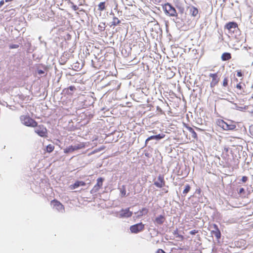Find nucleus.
<instances>
[{
	"mask_svg": "<svg viewBox=\"0 0 253 253\" xmlns=\"http://www.w3.org/2000/svg\"><path fill=\"white\" fill-rule=\"evenodd\" d=\"M224 29H226L230 36L236 38V34L240 32L238 24L235 22H229L226 24Z\"/></svg>",
	"mask_w": 253,
	"mask_h": 253,
	"instance_id": "1",
	"label": "nucleus"
},
{
	"mask_svg": "<svg viewBox=\"0 0 253 253\" xmlns=\"http://www.w3.org/2000/svg\"><path fill=\"white\" fill-rule=\"evenodd\" d=\"M132 214V212L130 211L128 208L123 209L121 211L120 216L122 217H129Z\"/></svg>",
	"mask_w": 253,
	"mask_h": 253,
	"instance_id": "14",
	"label": "nucleus"
},
{
	"mask_svg": "<svg viewBox=\"0 0 253 253\" xmlns=\"http://www.w3.org/2000/svg\"><path fill=\"white\" fill-rule=\"evenodd\" d=\"M237 76L238 77H243V75L241 72V70H237Z\"/></svg>",
	"mask_w": 253,
	"mask_h": 253,
	"instance_id": "32",
	"label": "nucleus"
},
{
	"mask_svg": "<svg viewBox=\"0 0 253 253\" xmlns=\"http://www.w3.org/2000/svg\"><path fill=\"white\" fill-rule=\"evenodd\" d=\"M165 136V134L163 133L159 134L156 135H152L149 137L145 141V143H147L148 141L152 139L160 140L164 138Z\"/></svg>",
	"mask_w": 253,
	"mask_h": 253,
	"instance_id": "15",
	"label": "nucleus"
},
{
	"mask_svg": "<svg viewBox=\"0 0 253 253\" xmlns=\"http://www.w3.org/2000/svg\"><path fill=\"white\" fill-rule=\"evenodd\" d=\"M85 184H86L84 181H77L74 183V184L71 185L69 187L71 190H73L79 187V186H85Z\"/></svg>",
	"mask_w": 253,
	"mask_h": 253,
	"instance_id": "16",
	"label": "nucleus"
},
{
	"mask_svg": "<svg viewBox=\"0 0 253 253\" xmlns=\"http://www.w3.org/2000/svg\"><path fill=\"white\" fill-rule=\"evenodd\" d=\"M213 227L214 230L211 231V233L214 235L217 239H219L221 238V233L217 225L215 224H213Z\"/></svg>",
	"mask_w": 253,
	"mask_h": 253,
	"instance_id": "13",
	"label": "nucleus"
},
{
	"mask_svg": "<svg viewBox=\"0 0 253 253\" xmlns=\"http://www.w3.org/2000/svg\"><path fill=\"white\" fill-rule=\"evenodd\" d=\"M20 120L22 124L28 126L36 127L38 126L37 122L28 116H21Z\"/></svg>",
	"mask_w": 253,
	"mask_h": 253,
	"instance_id": "2",
	"label": "nucleus"
},
{
	"mask_svg": "<svg viewBox=\"0 0 253 253\" xmlns=\"http://www.w3.org/2000/svg\"><path fill=\"white\" fill-rule=\"evenodd\" d=\"M144 229V224L142 222L133 225L130 227V230L132 233H137L143 231Z\"/></svg>",
	"mask_w": 253,
	"mask_h": 253,
	"instance_id": "7",
	"label": "nucleus"
},
{
	"mask_svg": "<svg viewBox=\"0 0 253 253\" xmlns=\"http://www.w3.org/2000/svg\"><path fill=\"white\" fill-rule=\"evenodd\" d=\"M231 54L229 52H224L221 56V59L223 61L229 60L231 59Z\"/></svg>",
	"mask_w": 253,
	"mask_h": 253,
	"instance_id": "18",
	"label": "nucleus"
},
{
	"mask_svg": "<svg viewBox=\"0 0 253 253\" xmlns=\"http://www.w3.org/2000/svg\"><path fill=\"white\" fill-rule=\"evenodd\" d=\"M35 131L41 137L46 136L47 129L42 125L38 126L37 128L35 130Z\"/></svg>",
	"mask_w": 253,
	"mask_h": 253,
	"instance_id": "8",
	"label": "nucleus"
},
{
	"mask_svg": "<svg viewBox=\"0 0 253 253\" xmlns=\"http://www.w3.org/2000/svg\"><path fill=\"white\" fill-rule=\"evenodd\" d=\"M189 14L191 16L196 17H200L199 11L198 9L194 6H190L188 7Z\"/></svg>",
	"mask_w": 253,
	"mask_h": 253,
	"instance_id": "10",
	"label": "nucleus"
},
{
	"mask_svg": "<svg viewBox=\"0 0 253 253\" xmlns=\"http://www.w3.org/2000/svg\"><path fill=\"white\" fill-rule=\"evenodd\" d=\"M166 218L164 215H160L156 217L154 220V223L155 225H162L165 221Z\"/></svg>",
	"mask_w": 253,
	"mask_h": 253,
	"instance_id": "12",
	"label": "nucleus"
},
{
	"mask_svg": "<svg viewBox=\"0 0 253 253\" xmlns=\"http://www.w3.org/2000/svg\"><path fill=\"white\" fill-rule=\"evenodd\" d=\"M158 181L154 182V185L158 188H162L165 185V181L163 176L160 175L158 177Z\"/></svg>",
	"mask_w": 253,
	"mask_h": 253,
	"instance_id": "11",
	"label": "nucleus"
},
{
	"mask_svg": "<svg viewBox=\"0 0 253 253\" xmlns=\"http://www.w3.org/2000/svg\"><path fill=\"white\" fill-rule=\"evenodd\" d=\"M236 88L238 89H239V90H240L241 91H243V86L242 85L241 83H239V84H237Z\"/></svg>",
	"mask_w": 253,
	"mask_h": 253,
	"instance_id": "30",
	"label": "nucleus"
},
{
	"mask_svg": "<svg viewBox=\"0 0 253 253\" xmlns=\"http://www.w3.org/2000/svg\"><path fill=\"white\" fill-rule=\"evenodd\" d=\"M228 84V77H225L223 79L222 82V86L224 87H227Z\"/></svg>",
	"mask_w": 253,
	"mask_h": 253,
	"instance_id": "28",
	"label": "nucleus"
},
{
	"mask_svg": "<svg viewBox=\"0 0 253 253\" xmlns=\"http://www.w3.org/2000/svg\"><path fill=\"white\" fill-rule=\"evenodd\" d=\"M120 192L121 194V196L122 197H125L126 196V186L125 185H123L120 189Z\"/></svg>",
	"mask_w": 253,
	"mask_h": 253,
	"instance_id": "25",
	"label": "nucleus"
},
{
	"mask_svg": "<svg viewBox=\"0 0 253 253\" xmlns=\"http://www.w3.org/2000/svg\"><path fill=\"white\" fill-rule=\"evenodd\" d=\"M187 129L191 133L192 137L195 139H198V136L197 133L194 131L193 128L188 126H185Z\"/></svg>",
	"mask_w": 253,
	"mask_h": 253,
	"instance_id": "19",
	"label": "nucleus"
},
{
	"mask_svg": "<svg viewBox=\"0 0 253 253\" xmlns=\"http://www.w3.org/2000/svg\"><path fill=\"white\" fill-rule=\"evenodd\" d=\"M198 232V231L197 230H193L190 232V234L191 235H195V234L197 233Z\"/></svg>",
	"mask_w": 253,
	"mask_h": 253,
	"instance_id": "35",
	"label": "nucleus"
},
{
	"mask_svg": "<svg viewBox=\"0 0 253 253\" xmlns=\"http://www.w3.org/2000/svg\"><path fill=\"white\" fill-rule=\"evenodd\" d=\"M106 9V3L105 1L100 2L98 5V10L102 11Z\"/></svg>",
	"mask_w": 253,
	"mask_h": 253,
	"instance_id": "22",
	"label": "nucleus"
},
{
	"mask_svg": "<svg viewBox=\"0 0 253 253\" xmlns=\"http://www.w3.org/2000/svg\"><path fill=\"white\" fill-rule=\"evenodd\" d=\"M121 21L117 17H114L110 27H112V26H116L119 25Z\"/></svg>",
	"mask_w": 253,
	"mask_h": 253,
	"instance_id": "23",
	"label": "nucleus"
},
{
	"mask_svg": "<svg viewBox=\"0 0 253 253\" xmlns=\"http://www.w3.org/2000/svg\"><path fill=\"white\" fill-rule=\"evenodd\" d=\"M19 45L17 44H12L9 45L10 49L17 48L19 47Z\"/></svg>",
	"mask_w": 253,
	"mask_h": 253,
	"instance_id": "29",
	"label": "nucleus"
},
{
	"mask_svg": "<svg viewBox=\"0 0 253 253\" xmlns=\"http://www.w3.org/2000/svg\"><path fill=\"white\" fill-rule=\"evenodd\" d=\"M4 3V1L3 0H1L0 1V7H1Z\"/></svg>",
	"mask_w": 253,
	"mask_h": 253,
	"instance_id": "39",
	"label": "nucleus"
},
{
	"mask_svg": "<svg viewBox=\"0 0 253 253\" xmlns=\"http://www.w3.org/2000/svg\"><path fill=\"white\" fill-rule=\"evenodd\" d=\"M156 253H166L162 249H158Z\"/></svg>",
	"mask_w": 253,
	"mask_h": 253,
	"instance_id": "37",
	"label": "nucleus"
},
{
	"mask_svg": "<svg viewBox=\"0 0 253 253\" xmlns=\"http://www.w3.org/2000/svg\"><path fill=\"white\" fill-rule=\"evenodd\" d=\"M104 180V178L102 177H99L97 179L96 184L93 186V187L90 190L91 194H94L97 192L102 187L103 182Z\"/></svg>",
	"mask_w": 253,
	"mask_h": 253,
	"instance_id": "6",
	"label": "nucleus"
},
{
	"mask_svg": "<svg viewBox=\"0 0 253 253\" xmlns=\"http://www.w3.org/2000/svg\"><path fill=\"white\" fill-rule=\"evenodd\" d=\"M249 131L250 134L253 136V126H251L249 127Z\"/></svg>",
	"mask_w": 253,
	"mask_h": 253,
	"instance_id": "34",
	"label": "nucleus"
},
{
	"mask_svg": "<svg viewBox=\"0 0 253 253\" xmlns=\"http://www.w3.org/2000/svg\"><path fill=\"white\" fill-rule=\"evenodd\" d=\"M209 77L211 78L210 86L211 88H213L218 84L220 78L217 73H211L209 74Z\"/></svg>",
	"mask_w": 253,
	"mask_h": 253,
	"instance_id": "5",
	"label": "nucleus"
},
{
	"mask_svg": "<svg viewBox=\"0 0 253 253\" xmlns=\"http://www.w3.org/2000/svg\"><path fill=\"white\" fill-rule=\"evenodd\" d=\"M248 180V177L247 176H243L242 177L241 181L243 183L246 182Z\"/></svg>",
	"mask_w": 253,
	"mask_h": 253,
	"instance_id": "31",
	"label": "nucleus"
},
{
	"mask_svg": "<svg viewBox=\"0 0 253 253\" xmlns=\"http://www.w3.org/2000/svg\"><path fill=\"white\" fill-rule=\"evenodd\" d=\"M191 187L189 185H187L183 191V194L186 195L190 190Z\"/></svg>",
	"mask_w": 253,
	"mask_h": 253,
	"instance_id": "27",
	"label": "nucleus"
},
{
	"mask_svg": "<svg viewBox=\"0 0 253 253\" xmlns=\"http://www.w3.org/2000/svg\"><path fill=\"white\" fill-rule=\"evenodd\" d=\"M72 8L74 10H77L78 9V7L76 5H73Z\"/></svg>",
	"mask_w": 253,
	"mask_h": 253,
	"instance_id": "38",
	"label": "nucleus"
},
{
	"mask_svg": "<svg viewBox=\"0 0 253 253\" xmlns=\"http://www.w3.org/2000/svg\"><path fill=\"white\" fill-rule=\"evenodd\" d=\"M225 149H226V151H228V149L227 148H226Z\"/></svg>",
	"mask_w": 253,
	"mask_h": 253,
	"instance_id": "43",
	"label": "nucleus"
},
{
	"mask_svg": "<svg viewBox=\"0 0 253 253\" xmlns=\"http://www.w3.org/2000/svg\"><path fill=\"white\" fill-rule=\"evenodd\" d=\"M54 146L52 144H48L46 146V151L48 153H50L53 151Z\"/></svg>",
	"mask_w": 253,
	"mask_h": 253,
	"instance_id": "26",
	"label": "nucleus"
},
{
	"mask_svg": "<svg viewBox=\"0 0 253 253\" xmlns=\"http://www.w3.org/2000/svg\"><path fill=\"white\" fill-rule=\"evenodd\" d=\"M148 212V210L146 208H142L141 210L138 211V217L141 216L143 215L147 214Z\"/></svg>",
	"mask_w": 253,
	"mask_h": 253,
	"instance_id": "20",
	"label": "nucleus"
},
{
	"mask_svg": "<svg viewBox=\"0 0 253 253\" xmlns=\"http://www.w3.org/2000/svg\"><path fill=\"white\" fill-rule=\"evenodd\" d=\"M106 28V25L104 22H101L99 23L98 26V30L100 31H103L105 30Z\"/></svg>",
	"mask_w": 253,
	"mask_h": 253,
	"instance_id": "24",
	"label": "nucleus"
},
{
	"mask_svg": "<svg viewBox=\"0 0 253 253\" xmlns=\"http://www.w3.org/2000/svg\"><path fill=\"white\" fill-rule=\"evenodd\" d=\"M150 132L153 133H155V131L154 130H152Z\"/></svg>",
	"mask_w": 253,
	"mask_h": 253,
	"instance_id": "41",
	"label": "nucleus"
},
{
	"mask_svg": "<svg viewBox=\"0 0 253 253\" xmlns=\"http://www.w3.org/2000/svg\"><path fill=\"white\" fill-rule=\"evenodd\" d=\"M216 124L223 129L226 130H233L236 127L235 125L228 124L222 120H218L216 121Z\"/></svg>",
	"mask_w": 253,
	"mask_h": 253,
	"instance_id": "4",
	"label": "nucleus"
},
{
	"mask_svg": "<svg viewBox=\"0 0 253 253\" xmlns=\"http://www.w3.org/2000/svg\"><path fill=\"white\" fill-rule=\"evenodd\" d=\"M76 151L74 146H70L64 149V152L65 153H70Z\"/></svg>",
	"mask_w": 253,
	"mask_h": 253,
	"instance_id": "21",
	"label": "nucleus"
},
{
	"mask_svg": "<svg viewBox=\"0 0 253 253\" xmlns=\"http://www.w3.org/2000/svg\"><path fill=\"white\" fill-rule=\"evenodd\" d=\"M163 9L166 14L169 16H177L176 10L174 7L169 3H165L163 5Z\"/></svg>",
	"mask_w": 253,
	"mask_h": 253,
	"instance_id": "3",
	"label": "nucleus"
},
{
	"mask_svg": "<svg viewBox=\"0 0 253 253\" xmlns=\"http://www.w3.org/2000/svg\"><path fill=\"white\" fill-rule=\"evenodd\" d=\"M223 0V1L224 2H225L227 1V0Z\"/></svg>",
	"mask_w": 253,
	"mask_h": 253,
	"instance_id": "42",
	"label": "nucleus"
},
{
	"mask_svg": "<svg viewBox=\"0 0 253 253\" xmlns=\"http://www.w3.org/2000/svg\"><path fill=\"white\" fill-rule=\"evenodd\" d=\"M88 146V144L86 142H79L75 144L74 146L76 150L84 148L86 146Z\"/></svg>",
	"mask_w": 253,
	"mask_h": 253,
	"instance_id": "17",
	"label": "nucleus"
},
{
	"mask_svg": "<svg viewBox=\"0 0 253 253\" xmlns=\"http://www.w3.org/2000/svg\"><path fill=\"white\" fill-rule=\"evenodd\" d=\"M245 193V190L244 188H241L239 189V191L238 192V194L241 195L242 194H244Z\"/></svg>",
	"mask_w": 253,
	"mask_h": 253,
	"instance_id": "33",
	"label": "nucleus"
},
{
	"mask_svg": "<svg viewBox=\"0 0 253 253\" xmlns=\"http://www.w3.org/2000/svg\"><path fill=\"white\" fill-rule=\"evenodd\" d=\"M13 0H5V2L11 1Z\"/></svg>",
	"mask_w": 253,
	"mask_h": 253,
	"instance_id": "40",
	"label": "nucleus"
},
{
	"mask_svg": "<svg viewBox=\"0 0 253 253\" xmlns=\"http://www.w3.org/2000/svg\"><path fill=\"white\" fill-rule=\"evenodd\" d=\"M68 89H70L71 91H73L76 89V88L74 86H70L68 88Z\"/></svg>",
	"mask_w": 253,
	"mask_h": 253,
	"instance_id": "36",
	"label": "nucleus"
},
{
	"mask_svg": "<svg viewBox=\"0 0 253 253\" xmlns=\"http://www.w3.org/2000/svg\"><path fill=\"white\" fill-rule=\"evenodd\" d=\"M51 204L53 205V208H55L57 211L62 212L64 211L65 209L64 206L57 200H52Z\"/></svg>",
	"mask_w": 253,
	"mask_h": 253,
	"instance_id": "9",
	"label": "nucleus"
}]
</instances>
